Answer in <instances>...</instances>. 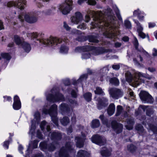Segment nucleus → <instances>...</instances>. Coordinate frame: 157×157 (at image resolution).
<instances>
[{
    "label": "nucleus",
    "mask_w": 157,
    "mask_h": 157,
    "mask_svg": "<svg viewBox=\"0 0 157 157\" xmlns=\"http://www.w3.org/2000/svg\"><path fill=\"white\" fill-rule=\"evenodd\" d=\"M103 11L97 13L94 11H89L88 12V15L85 16V21L88 22L90 20V16H91L94 21L93 24L95 27L107 30L105 33L106 37L110 38H115L119 33L113 27L115 17L112 10L110 8H107Z\"/></svg>",
    "instance_id": "1"
},
{
    "label": "nucleus",
    "mask_w": 157,
    "mask_h": 157,
    "mask_svg": "<svg viewBox=\"0 0 157 157\" xmlns=\"http://www.w3.org/2000/svg\"><path fill=\"white\" fill-rule=\"evenodd\" d=\"M145 74H143L140 72L135 74L134 77H133L130 72L127 71L125 73L126 80L129 83H131L134 87H136L140 84L139 80H141V77L147 78Z\"/></svg>",
    "instance_id": "2"
},
{
    "label": "nucleus",
    "mask_w": 157,
    "mask_h": 157,
    "mask_svg": "<svg viewBox=\"0 0 157 157\" xmlns=\"http://www.w3.org/2000/svg\"><path fill=\"white\" fill-rule=\"evenodd\" d=\"M51 93L46 96V99L48 101L55 102L59 100H64L63 95L59 92L57 88H53L51 90Z\"/></svg>",
    "instance_id": "3"
},
{
    "label": "nucleus",
    "mask_w": 157,
    "mask_h": 157,
    "mask_svg": "<svg viewBox=\"0 0 157 157\" xmlns=\"http://www.w3.org/2000/svg\"><path fill=\"white\" fill-rule=\"evenodd\" d=\"M57 106L55 104L53 105L49 109L44 108L43 109V112L46 114H49L51 117L52 121L55 124L58 126V118L57 115Z\"/></svg>",
    "instance_id": "4"
},
{
    "label": "nucleus",
    "mask_w": 157,
    "mask_h": 157,
    "mask_svg": "<svg viewBox=\"0 0 157 157\" xmlns=\"http://www.w3.org/2000/svg\"><path fill=\"white\" fill-rule=\"evenodd\" d=\"M73 1L71 0H66L65 2L60 5L59 9L62 13L66 15L69 13L72 9Z\"/></svg>",
    "instance_id": "5"
},
{
    "label": "nucleus",
    "mask_w": 157,
    "mask_h": 157,
    "mask_svg": "<svg viewBox=\"0 0 157 157\" xmlns=\"http://www.w3.org/2000/svg\"><path fill=\"white\" fill-rule=\"evenodd\" d=\"M73 144L71 142L66 143L65 147H63L61 149L59 153L60 157H70L68 151H71L73 149Z\"/></svg>",
    "instance_id": "6"
},
{
    "label": "nucleus",
    "mask_w": 157,
    "mask_h": 157,
    "mask_svg": "<svg viewBox=\"0 0 157 157\" xmlns=\"http://www.w3.org/2000/svg\"><path fill=\"white\" fill-rule=\"evenodd\" d=\"M18 18L21 22L24 21V18L26 21L30 23L35 22L37 20L35 16L29 14H21L19 16Z\"/></svg>",
    "instance_id": "7"
},
{
    "label": "nucleus",
    "mask_w": 157,
    "mask_h": 157,
    "mask_svg": "<svg viewBox=\"0 0 157 157\" xmlns=\"http://www.w3.org/2000/svg\"><path fill=\"white\" fill-rule=\"evenodd\" d=\"M40 42L43 43L44 44L55 46L57 45L58 43L60 44L62 42V40L56 38L50 37L49 39L47 40H40Z\"/></svg>",
    "instance_id": "8"
},
{
    "label": "nucleus",
    "mask_w": 157,
    "mask_h": 157,
    "mask_svg": "<svg viewBox=\"0 0 157 157\" xmlns=\"http://www.w3.org/2000/svg\"><path fill=\"white\" fill-rule=\"evenodd\" d=\"M91 139L93 143L100 146L104 145L106 143V140L104 137L98 134L93 136Z\"/></svg>",
    "instance_id": "9"
},
{
    "label": "nucleus",
    "mask_w": 157,
    "mask_h": 157,
    "mask_svg": "<svg viewBox=\"0 0 157 157\" xmlns=\"http://www.w3.org/2000/svg\"><path fill=\"white\" fill-rule=\"evenodd\" d=\"M110 96L114 99H118L123 95V92L121 89L116 88H110L109 90Z\"/></svg>",
    "instance_id": "10"
},
{
    "label": "nucleus",
    "mask_w": 157,
    "mask_h": 157,
    "mask_svg": "<svg viewBox=\"0 0 157 157\" xmlns=\"http://www.w3.org/2000/svg\"><path fill=\"white\" fill-rule=\"evenodd\" d=\"M139 96L141 100L145 103L153 102V99L152 96L145 91H141L139 94Z\"/></svg>",
    "instance_id": "11"
},
{
    "label": "nucleus",
    "mask_w": 157,
    "mask_h": 157,
    "mask_svg": "<svg viewBox=\"0 0 157 157\" xmlns=\"http://www.w3.org/2000/svg\"><path fill=\"white\" fill-rule=\"evenodd\" d=\"M112 128L113 131L117 134L121 133L123 130V125L116 121H113L111 123Z\"/></svg>",
    "instance_id": "12"
},
{
    "label": "nucleus",
    "mask_w": 157,
    "mask_h": 157,
    "mask_svg": "<svg viewBox=\"0 0 157 157\" xmlns=\"http://www.w3.org/2000/svg\"><path fill=\"white\" fill-rule=\"evenodd\" d=\"M34 116L35 119L36 120V121L35 119L32 120L31 127L29 132V133H31L32 135H34L35 130L36 128V122L37 123L39 122L40 118V114L38 112H36L35 113Z\"/></svg>",
    "instance_id": "13"
},
{
    "label": "nucleus",
    "mask_w": 157,
    "mask_h": 157,
    "mask_svg": "<svg viewBox=\"0 0 157 157\" xmlns=\"http://www.w3.org/2000/svg\"><path fill=\"white\" fill-rule=\"evenodd\" d=\"M25 0H20V1H16L15 2H9L7 3L6 6L8 7H10L13 6L15 7H16L20 10H22L24 9V7L23 6H20L21 5V3H23L24 4H25Z\"/></svg>",
    "instance_id": "14"
},
{
    "label": "nucleus",
    "mask_w": 157,
    "mask_h": 157,
    "mask_svg": "<svg viewBox=\"0 0 157 157\" xmlns=\"http://www.w3.org/2000/svg\"><path fill=\"white\" fill-rule=\"evenodd\" d=\"M71 21L76 24H78L82 19V16L81 13L79 12L75 13V16H73L71 18Z\"/></svg>",
    "instance_id": "15"
},
{
    "label": "nucleus",
    "mask_w": 157,
    "mask_h": 157,
    "mask_svg": "<svg viewBox=\"0 0 157 157\" xmlns=\"http://www.w3.org/2000/svg\"><path fill=\"white\" fill-rule=\"evenodd\" d=\"M98 101L97 107L98 109H101L104 107L106 106V102L107 101V100L105 98H99L97 100Z\"/></svg>",
    "instance_id": "16"
},
{
    "label": "nucleus",
    "mask_w": 157,
    "mask_h": 157,
    "mask_svg": "<svg viewBox=\"0 0 157 157\" xmlns=\"http://www.w3.org/2000/svg\"><path fill=\"white\" fill-rule=\"evenodd\" d=\"M100 153L102 156L108 157L111 155V151L105 147H103L100 150Z\"/></svg>",
    "instance_id": "17"
},
{
    "label": "nucleus",
    "mask_w": 157,
    "mask_h": 157,
    "mask_svg": "<svg viewBox=\"0 0 157 157\" xmlns=\"http://www.w3.org/2000/svg\"><path fill=\"white\" fill-rule=\"evenodd\" d=\"M14 101L13 105V109L16 110L19 109L21 107V103L18 96L16 95L14 96Z\"/></svg>",
    "instance_id": "18"
},
{
    "label": "nucleus",
    "mask_w": 157,
    "mask_h": 157,
    "mask_svg": "<svg viewBox=\"0 0 157 157\" xmlns=\"http://www.w3.org/2000/svg\"><path fill=\"white\" fill-rule=\"evenodd\" d=\"M62 135L61 133L58 132H53L51 135V139L54 141H57L61 140Z\"/></svg>",
    "instance_id": "19"
},
{
    "label": "nucleus",
    "mask_w": 157,
    "mask_h": 157,
    "mask_svg": "<svg viewBox=\"0 0 157 157\" xmlns=\"http://www.w3.org/2000/svg\"><path fill=\"white\" fill-rule=\"evenodd\" d=\"M135 23L137 24V31L138 33L139 36L142 38H144L146 37V35L142 32L143 27L141 26L140 23L138 21H135Z\"/></svg>",
    "instance_id": "20"
},
{
    "label": "nucleus",
    "mask_w": 157,
    "mask_h": 157,
    "mask_svg": "<svg viewBox=\"0 0 157 157\" xmlns=\"http://www.w3.org/2000/svg\"><path fill=\"white\" fill-rule=\"evenodd\" d=\"M126 121L128 124L125 126L126 129L128 130H132L135 123L133 118L132 117H129L126 120Z\"/></svg>",
    "instance_id": "21"
},
{
    "label": "nucleus",
    "mask_w": 157,
    "mask_h": 157,
    "mask_svg": "<svg viewBox=\"0 0 157 157\" xmlns=\"http://www.w3.org/2000/svg\"><path fill=\"white\" fill-rule=\"evenodd\" d=\"M92 49V48L89 46H86L82 47H78L76 48L75 51L76 52H80L82 51L85 52L89 51Z\"/></svg>",
    "instance_id": "22"
},
{
    "label": "nucleus",
    "mask_w": 157,
    "mask_h": 157,
    "mask_svg": "<svg viewBox=\"0 0 157 157\" xmlns=\"http://www.w3.org/2000/svg\"><path fill=\"white\" fill-rule=\"evenodd\" d=\"M76 146L79 148L82 147L84 145V140L81 138L77 137L75 138Z\"/></svg>",
    "instance_id": "23"
},
{
    "label": "nucleus",
    "mask_w": 157,
    "mask_h": 157,
    "mask_svg": "<svg viewBox=\"0 0 157 157\" xmlns=\"http://www.w3.org/2000/svg\"><path fill=\"white\" fill-rule=\"evenodd\" d=\"M98 36L96 35H90L87 36V39L90 42L98 43L99 40L97 39Z\"/></svg>",
    "instance_id": "24"
},
{
    "label": "nucleus",
    "mask_w": 157,
    "mask_h": 157,
    "mask_svg": "<svg viewBox=\"0 0 157 157\" xmlns=\"http://www.w3.org/2000/svg\"><path fill=\"white\" fill-rule=\"evenodd\" d=\"M115 110V107L113 104H111L109 106L107 109L108 114L109 116L113 115L114 113Z\"/></svg>",
    "instance_id": "25"
},
{
    "label": "nucleus",
    "mask_w": 157,
    "mask_h": 157,
    "mask_svg": "<svg viewBox=\"0 0 157 157\" xmlns=\"http://www.w3.org/2000/svg\"><path fill=\"white\" fill-rule=\"evenodd\" d=\"M21 46H22L25 51L26 52H28L31 49V47L30 44L26 42H23Z\"/></svg>",
    "instance_id": "26"
},
{
    "label": "nucleus",
    "mask_w": 157,
    "mask_h": 157,
    "mask_svg": "<svg viewBox=\"0 0 157 157\" xmlns=\"http://www.w3.org/2000/svg\"><path fill=\"white\" fill-rule=\"evenodd\" d=\"M78 157H89L90 155L86 151L84 150H80L78 153Z\"/></svg>",
    "instance_id": "27"
},
{
    "label": "nucleus",
    "mask_w": 157,
    "mask_h": 157,
    "mask_svg": "<svg viewBox=\"0 0 157 157\" xmlns=\"http://www.w3.org/2000/svg\"><path fill=\"white\" fill-rule=\"evenodd\" d=\"M88 75L87 74H84L81 75L79 79L73 82V84L75 85L79 82H81L84 80H86L87 78Z\"/></svg>",
    "instance_id": "28"
},
{
    "label": "nucleus",
    "mask_w": 157,
    "mask_h": 157,
    "mask_svg": "<svg viewBox=\"0 0 157 157\" xmlns=\"http://www.w3.org/2000/svg\"><path fill=\"white\" fill-rule=\"evenodd\" d=\"M135 128L138 131L139 134L144 133V127L141 124H136V125Z\"/></svg>",
    "instance_id": "29"
},
{
    "label": "nucleus",
    "mask_w": 157,
    "mask_h": 157,
    "mask_svg": "<svg viewBox=\"0 0 157 157\" xmlns=\"http://www.w3.org/2000/svg\"><path fill=\"white\" fill-rule=\"evenodd\" d=\"M137 147L132 144H130L127 146V149L131 153L135 152L137 149Z\"/></svg>",
    "instance_id": "30"
},
{
    "label": "nucleus",
    "mask_w": 157,
    "mask_h": 157,
    "mask_svg": "<svg viewBox=\"0 0 157 157\" xmlns=\"http://www.w3.org/2000/svg\"><path fill=\"white\" fill-rule=\"evenodd\" d=\"M149 128L154 133L157 134V126L153 124L149 123L148 124Z\"/></svg>",
    "instance_id": "31"
},
{
    "label": "nucleus",
    "mask_w": 157,
    "mask_h": 157,
    "mask_svg": "<svg viewBox=\"0 0 157 157\" xmlns=\"http://www.w3.org/2000/svg\"><path fill=\"white\" fill-rule=\"evenodd\" d=\"M60 122L63 125L66 126L69 123L70 120L68 117H65L60 120Z\"/></svg>",
    "instance_id": "32"
},
{
    "label": "nucleus",
    "mask_w": 157,
    "mask_h": 157,
    "mask_svg": "<svg viewBox=\"0 0 157 157\" xmlns=\"http://www.w3.org/2000/svg\"><path fill=\"white\" fill-rule=\"evenodd\" d=\"M109 82L111 83L115 86H118L119 83L118 79L116 77H113L111 78L109 80Z\"/></svg>",
    "instance_id": "33"
},
{
    "label": "nucleus",
    "mask_w": 157,
    "mask_h": 157,
    "mask_svg": "<svg viewBox=\"0 0 157 157\" xmlns=\"http://www.w3.org/2000/svg\"><path fill=\"white\" fill-rule=\"evenodd\" d=\"M100 125V123L99 120L95 119L93 120L91 123V126L93 128H97Z\"/></svg>",
    "instance_id": "34"
},
{
    "label": "nucleus",
    "mask_w": 157,
    "mask_h": 157,
    "mask_svg": "<svg viewBox=\"0 0 157 157\" xmlns=\"http://www.w3.org/2000/svg\"><path fill=\"white\" fill-rule=\"evenodd\" d=\"M47 150L50 151H54L56 148V146L54 142L48 144Z\"/></svg>",
    "instance_id": "35"
},
{
    "label": "nucleus",
    "mask_w": 157,
    "mask_h": 157,
    "mask_svg": "<svg viewBox=\"0 0 157 157\" xmlns=\"http://www.w3.org/2000/svg\"><path fill=\"white\" fill-rule=\"evenodd\" d=\"M14 40L16 44L19 45H21L23 42L20 37L17 35L14 36Z\"/></svg>",
    "instance_id": "36"
},
{
    "label": "nucleus",
    "mask_w": 157,
    "mask_h": 157,
    "mask_svg": "<svg viewBox=\"0 0 157 157\" xmlns=\"http://www.w3.org/2000/svg\"><path fill=\"white\" fill-rule=\"evenodd\" d=\"M60 109L65 112H67L69 110L68 105L65 103H63L61 105Z\"/></svg>",
    "instance_id": "37"
},
{
    "label": "nucleus",
    "mask_w": 157,
    "mask_h": 157,
    "mask_svg": "<svg viewBox=\"0 0 157 157\" xmlns=\"http://www.w3.org/2000/svg\"><path fill=\"white\" fill-rule=\"evenodd\" d=\"M84 98L87 101H90L91 100L92 94L89 92L86 93L83 95Z\"/></svg>",
    "instance_id": "38"
},
{
    "label": "nucleus",
    "mask_w": 157,
    "mask_h": 157,
    "mask_svg": "<svg viewBox=\"0 0 157 157\" xmlns=\"http://www.w3.org/2000/svg\"><path fill=\"white\" fill-rule=\"evenodd\" d=\"M68 50V48L66 46L62 45L60 49V52L61 53H67Z\"/></svg>",
    "instance_id": "39"
},
{
    "label": "nucleus",
    "mask_w": 157,
    "mask_h": 157,
    "mask_svg": "<svg viewBox=\"0 0 157 157\" xmlns=\"http://www.w3.org/2000/svg\"><path fill=\"white\" fill-rule=\"evenodd\" d=\"M108 71V69L106 67H104L101 69L99 71L100 74L102 76L106 75Z\"/></svg>",
    "instance_id": "40"
},
{
    "label": "nucleus",
    "mask_w": 157,
    "mask_h": 157,
    "mask_svg": "<svg viewBox=\"0 0 157 157\" xmlns=\"http://www.w3.org/2000/svg\"><path fill=\"white\" fill-rule=\"evenodd\" d=\"M48 144L46 142H43L40 143V146L42 150H46L47 149Z\"/></svg>",
    "instance_id": "41"
},
{
    "label": "nucleus",
    "mask_w": 157,
    "mask_h": 157,
    "mask_svg": "<svg viewBox=\"0 0 157 157\" xmlns=\"http://www.w3.org/2000/svg\"><path fill=\"white\" fill-rule=\"evenodd\" d=\"M94 92L95 94L99 95L103 94L104 93L102 89L99 87H96V90L94 91Z\"/></svg>",
    "instance_id": "42"
},
{
    "label": "nucleus",
    "mask_w": 157,
    "mask_h": 157,
    "mask_svg": "<svg viewBox=\"0 0 157 157\" xmlns=\"http://www.w3.org/2000/svg\"><path fill=\"white\" fill-rule=\"evenodd\" d=\"M122 109L123 108L122 106L118 105L117 107V110L115 115L116 116H118L120 115L122 111Z\"/></svg>",
    "instance_id": "43"
},
{
    "label": "nucleus",
    "mask_w": 157,
    "mask_h": 157,
    "mask_svg": "<svg viewBox=\"0 0 157 157\" xmlns=\"http://www.w3.org/2000/svg\"><path fill=\"white\" fill-rule=\"evenodd\" d=\"M112 51L111 49H105L104 48H101L99 50V54H101L105 53L108 52H112Z\"/></svg>",
    "instance_id": "44"
},
{
    "label": "nucleus",
    "mask_w": 157,
    "mask_h": 157,
    "mask_svg": "<svg viewBox=\"0 0 157 157\" xmlns=\"http://www.w3.org/2000/svg\"><path fill=\"white\" fill-rule=\"evenodd\" d=\"M154 111L151 108H148L146 111V115L148 116H151L154 113Z\"/></svg>",
    "instance_id": "45"
},
{
    "label": "nucleus",
    "mask_w": 157,
    "mask_h": 157,
    "mask_svg": "<svg viewBox=\"0 0 157 157\" xmlns=\"http://www.w3.org/2000/svg\"><path fill=\"white\" fill-rule=\"evenodd\" d=\"M1 56L2 57L7 60H9L11 58V56L8 53H2Z\"/></svg>",
    "instance_id": "46"
},
{
    "label": "nucleus",
    "mask_w": 157,
    "mask_h": 157,
    "mask_svg": "<svg viewBox=\"0 0 157 157\" xmlns=\"http://www.w3.org/2000/svg\"><path fill=\"white\" fill-rule=\"evenodd\" d=\"M99 118L102 121V123L104 124H107L108 123V120L103 115H101L99 117Z\"/></svg>",
    "instance_id": "47"
},
{
    "label": "nucleus",
    "mask_w": 157,
    "mask_h": 157,
    "mask_svg": "<svg viewBox=\"0 0 157 157\" xmlns=\"http://www.w3.org/2000/svg\"><path fill=\"white\" fill-rule=\"evenodd\" d=\"M90 53L86 52H84L82 54V57L84 59H87L90 57Z\"/></svg>",
    "instance_id": "48"
},
{
    "label": "nucleus",
    "mask_w": 157,
    "mask_h": 157,
    "mask_svg": "<svg viewBox=\"0 0 157 157\" xmlns=\"http://www.w3.org/2000/svg\"><path fill=\"white\" fill-rule=\"evenodd\" d=\"M124 25L127 28H131V25L130 22L128 20L125 21L124 22Z\"/></svg>",
    "instance_id": "49"
},
{
    "label": "nucleus",
    "mask_w": 157,
    "mask_h": 157,
    "mask_svg": "<svg viewBox=\"0 0 157 157\" xmlns=\"http://www.w3.org/2000/svg\"><path fill=\"white\" fill-rule=\"evenodd\" d=\"M37 137L40 139H43V135L39 130H38L36 133Z\"/></svg>",
    "instance_id": "50"
},
{
    "label": "nucleus",
    "mask_w": 157,
    "mask_h": 157,
    "mask_svg": "<svg viewBox=\"0 0 157 157\" xmlns=\"http://www.w3.org/2000/svg\"><path fill=\"white\" fill-rule=\"evenodd\" d=\"M63 84L65 86H68L70 85L71 84V82L69 79H66L63 80Z\"/></svg>",
    "instance_id": "51"
},
{
    "label": "nucleus",
    "mask_w": 157,
    "mask_h": 157,
    "mask_svg": "<svg viewBox=\"0 0 157 157\" xmlns=\"http://www.w3.org/2000/svg\"><path fill=\"white\" fill-rule=\"evenodd\" d=\"M134 45L135 46V48L136 49H138V46L139 45V43L138 42V40L136 38L134 37Z\"/></svg>",
    "instance_id": "52"
},
{
    "label": "nucleus",
    "mask_w": 157,
    "mask_h": 157,
    "mask_svg": "<svg viewBox=\"0 0 157 157\" xmlns=\"http://www.w3.org/2000/svg\"><path fill=\"white\" fill-rule=\"evenodd\" d=\"M31 36V37L33 38H36L37 36V35L35 33H31L27 34V36Z\"/></svg>",
    "instance_id": "53"
},
{
    "label": "nucleus",
    "mask_w": 157,
    "mask_h": 157,
    "mask_svg": "<svg viewBox=\"0 0 157 157\" xmlns=\"http://www.w3.org/2000/svg\"><path fill=\"white\" fill-rule=\"evenodd\" d=\"M71 94L72 97L73 98H76L77 97V93L74 90H72Z\"/></svg>",
    "instance_id": "54"
},
{
    "label": "nucleus",
    "mask_w": 157,
    "mask_h": 157,
    "mask_svg": "<svg viewBox=\"0 0 157 157\" xmlns=\"http://www.w3.org/2000/svg\"><path fill=\"white\" fill-rule=\"evenodd\" d=\"M87 3L89 4L94 5L96 4V2L94 0H88Z\"/></svg>",
    "instance_id": "55"
},
{
    "label": "nucleus",
    "mask_w": 157,
    "mask_h": 157,
    "mask_svg": "<svg viewBox=\"0 0 157 157\" xmlns=\"http://www.w3.org/2000/svg\"><path fill=\"white\" fill-rule=\"evenodd\" d=\"M77 28L81 29H84L86 28V25L85 23H82V24L78 26H77Z\"/></svg>",
    "instance_id": "56"
},
{
    "label": "nucleus",
    "mask_w": 157,
    "mask_h": 157,
    "mask_svg": "<svg viewBox=\"0 0 157 157\" xmlns=\"http://www.w3.org/2000/svg\"><path fill=\"white\" fill-rule=\"evenodd\" d=\"M46 122L45 121H43L41 123L40 127L41 130H43L44 129V126L46 125Z\"/></svg>",
    "instance_id": "57"
},
{
    "label": "nucleus",
    "mask_w": 157,
    "mask_h": 157,
    "mask_svg": "<svg viewBox=\"0 0 157 157\" xmlns=\"http://www.w3.org/2000/svg\"><path fill=\"white\" fill-rule=\"evenodd\" d=\"M38 141L37 140H34L33 142V147L34 148H36L37 147Z\"/></svg>",
    "instance_id": "58"
},
{
    "label": "nucleus",
    "mask_w": 157,
    "mask_h": 157,
    "mask_svg": "<svg viewBox=\"0 0 157 157\" xmlns=\"http://www.w3.org/2000/svg\"><path fill=\"white\" fill-rule=\"evenodd\" d=\"M112 67L113 69L117 70L120 68V66L119 64L113 65L112 66Z\"/></svg>",
    "instance_id": "59"
},
{
    "label": "nucleus",
    "mask_w": 157,
    "mask_h": 157,
    "mask_svg": "<svg viewBox=\"0 0 157 157\" xmlns=\"http://www.w3.org/2000/svg\"><path fill=\"white\" fill-rule=\"evenodd\" d=\"M63 27H64L67 30H70L71 28L65 22L63 23Z\"/></svg>",
    "instance_id": "60"
},
{
    "label": "nucleus",
    "mask_w": 157,
    "mask_h": 157,
    "mask_svg": "<svg viewBox=\"0 0 157 157\" xmlns=\"http://www.w3.org/2000/svg\"><path fill=\"white\" fill-rule=\"evenodd\" d=\"M137 50L138 51L143 53L144 55H147L148 54V53L146 51H145L143 49H142L141 50H140L138 48V49Z\"/></svg>",
    "instance_id": "61"
},
{
    "label": "nucleus",
    "mask_w": 157,
    "mask_h": 157,
    "mask_svg": "<svg viewBox=\"0 0 157 157\" xmlns=\"http://www.w3.org/2000/svg\"><path fill=\"white\" fill-rule=\"evenodd\" d=\"M140 13V12H139V10L138 9L134 11L133 12V15L135 16L137 15H138V14H139Z\"/></svg>",
    "instance_id": "62"
},
{
    "label": "nucleus",
    "mask_w": 157,
    "mask_h": 157,
    "mask_svg": "<svg viewBox=\"0 0 157 157\" xmlns=\"http://www.w3.org/2000/svg\"><path fill=\"white\" fill-rule=\"evenodd\" d=\"M9 144V141H7L4 142L3 146L7 148H8Z\"/></svg>",
    "instance_id": "63"
},
{
    "label": "nucleus",
    "mask_w": 157,
    "mask_h": 157,
    "mask_svg": "<svg viewBox=\"0 0 157 157\" xmlns=\"http://www.w3.org/2000/svg\"><path fill=\"white\" fill-rule=\"evenodd\" d=\"M148 70L151 72H154L155 71V68L153 67H148Z\"/></svg>",
    "instance_id": "64"
}]
</instances>
